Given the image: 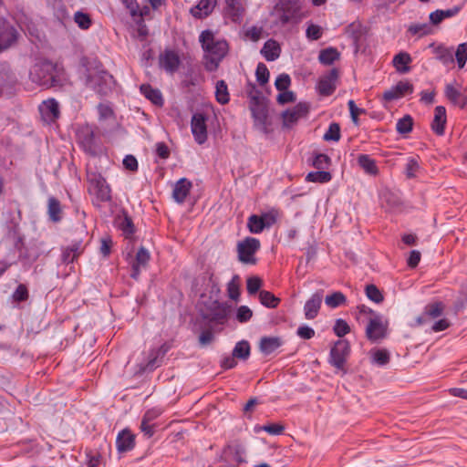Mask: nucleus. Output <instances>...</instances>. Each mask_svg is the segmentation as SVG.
Returning <instances> with one entry per match:
<instances>
[{"instance_id": "1", "label": "nucleus", "mask_w": 467, "mask_h": 467, "mask_svg": "<svg viewBox=\"0 0 467 467\" xmlns=\"http://www.w3.org/2000/svg\"><path fill=\"white\" fill-rule=\"evenodd\" d=\"M204 52V67L207 71H215L228 53V44L224 39L216 38L211 30H204L199 36Z\"/></svg>"}, {"instance_id": "2", "label": "nucleus", "mask_w": 467, "mask_h": 467, "mask_svg": "<svg viewBox=\"0 0 467 467\" xmlns=\"http://www.w3.org/2000/svg\"><path fill=\"white\" fill-rule=\"evenodd\" d=\"M273 16H275L277 25L285 26L298 24L306 14L303 12L299 0H279L274 7Z\"/></svg>"}, {"instance_id": "3", "label": "nucleus", "mask_w": 467, "mask_h": 467, "mask_svg": "<svg viewBox=\"0 0 467 467\" xmlns=\"http://www.w3.org/2000/svg\"><path fill=\"white\" fill-rule=\"evenodd\" d=\"M87 178L88 192L95 196L97 202H106L111 200L110 187L100 173L88 171Z\"/></svg>"}, {"instance_id": "4", "label": "nucleus", "mask_w": 467, "mask_h": 467, "mask_svg": "<svg viewBox=\"0 0 467 467\" xmlns=\"http://www.w3.org/2000/svg\"><path fill=\"white\" fill-rule=\"evenodd\" d=\"M87 86L100 95H106L113 85V77L104 70H94L87 77Z\"/></svg>"}, {"instance_id": "5", "label": "nucleus", "mask_w": 467, "mask_h": 467, "mask_svg": "<svg viewBox=\"0 0 467 467\" xmlns=\"http://www.w3.org/2000/svg\"><path fill=\"white\" fill-rule=\"evenodd\" d=\"M261 247L260 241L254 237H246L237 244L238 259L245 265H255V254Z\"/></svg>"}, {"instance_id": "6", "label": "nucleus", "mask_w": 467, "mask_h": 467, "mask_svg": "<svg viewBox=\"0 0 467 467\" xmlns=\"http://www.w3.org/2000/svg\"><path fill=\"white\" fill-rule=\"evenodd\" d=\"M76 139L78 145L88 154L97 153V140L95 130L88 124L81 125L77 129Z\"/></svg>"}, {"instance_id": "7", "label": "nucleus", "mask_w": 467, "mask_h": 467, "mask_svg": "<svg viewBox=\"0 0 467 467\" xmlns=\"http://www.w3.org/2000/svg\"><path fill=\"white\" fill-rule=\"evenodd\" d=\"M388 322L383 319L381 315H372L368 317V323L366 327V336L368 340L376 342L386 337Z\"/></svg>"}, {"instance_id": "8", "label": "nucleus", "mask_w": 467, "mask_h": 467, "mask_svg": "<svg viewBox=\"0 0 467 467\" xmlns=\"http://www.w3.org/2000/svg\"><path fill=\"white\" fill-rule=\"evenodd\" d=\"M350 353V346L347 340H337L330 350L329 362L337 369H344L345 363Z\"/></svg>"}, {"instance_id": "9", "label": "nucleus", "mask_w": 467, "mask_h": 467, "mask_svg": "<svg viewBox=\"0 0 467 467\" xmlns=\"http://www.w3.org/2000/svg\"><path fill=\"white\" fill-rule=\"evenodd\" d=\"M444 95L451 104L460 109H464L467 106L466 90L456 81L446 84Z\"/></svg>"}, {"instance_id": "10", "label": "nucleus", "mask_w": 467, "mask_h": 467, "mask_svg": "<svg viewBox=\"0 0 467 467\" xmlns=\"http://www.w3.org/2000/svg\"><path fill=\"white\" fill-rule=\"evenodd\" d=\"M54 67L51 63H42L36 65L30 75L32 80L41 86H51L55 82L53 76Z\"/></svg>"}, {"instance_id": "11", "label": "nucleus", "mask_w": 467, "mask_h": 467, "mask_svg": "<svg viewBox=\"0 0 467 467\" xmlns=\"http://www.w3.org/2000/svg\"><path fill=\"white\" fill-rule=\"evenodd\" d=\"M17 36L16 29L5 19L0 18V52L11 47L17 40Z\"/></svg>"}, {"instance_id": "12", "label": "nucleus", "mask_w": 467, "mask_h": 467, "mask_svg": "<svg viewBox=\"0 0 467 467\" xmlns=\"http://www.w3.org/2000/svg\"><path fill=\"white\" fill-rule=\"evenodd\" d=\"M38 110L43 121L48 124L55 122L60 115L59 104L55 99L44 100L38 106Z\"/></svg>"}, {"instance_id": "13", "label": "nucleus", "mask_w": 467, "mask_h": 467, "mask_svg": "<svg viewBox=\"0 0 467 467\" xmlns=\"http://www.w3.org/2000/svg\"><path fill=\"white\" fill-rule=\"evenodd\" d=\"M191 130L194 140L198 144H203L207 140L206 118L203 114L196 113L192 116Z\"/></svg>"}, {"instance_id": "14", "label": "nucleus", "mask_w": 467, "mask_h": 467, "mask_svg": "<svg viewBox=\"0 0 467 467\" xmlns=\"http://www.w3.org/2000/svg\"><path fill=\"white\" fill-rule=\"evenodd\" d=\"M338 70L332 68L328 73L322 76L317 83V90L322 96H330L337 88Z\"/></svg>"}, {"instance_id": "15", "label": "nucleus", "mask_w": 467, "mask_h": 467, "mask_svg": "<svg viewBox=\"0 0 467 467\" xmlns=\"http://www.w3.org/2000/svg\"><path fill=\"white\" fill-rule=\"evenodd\" d=\"M412 92L413 85L409 81H400L383 93V99L387 101H392Z\"/></svg>"}, {"instance_id": "16", "label": "nucleus", "mask_w": 467, "mask_h": 467, "mask_svg": "<svg viewBox=\"0 0 467 467\" xmlns=\"http://www.w3.org/2000/svg\"><path fill=\"white\" fill-rule=\"evenodd\" d=\"M308 106L306 103H298L290 109L283 113V121L285 126H290L296 123L301 118H304L308 113Z\"/></svg>"}, {"instance_id": "17", "label": "nucleus", "mask_w": 467, "mask_h": 467, "mask_svg": "<svg viewBox=\"0 0 467 467\" xmlns=\"http://www.w3.org/2000/svg\"><path fill=\"white\" fill-rule=\"evenodd\" d=\"M181 64L179 55L173 50H165L160 56V65L168 73L173 74Z\"/></svg>"}, {"instance_id": "18", "label": "nucleus", "mask_w": 467, "mask_h": 467, "mask_svg": "<svg viewBox=\"0 0 467 467\" xmlns=\"http://www.w3.org/2000/svg\"><path fill=\"white\" fill-rule=\"evenodd\" d=\"M135 446V436L128 429L119 432L116 438V447L119 452H127Z\"/></svg>"}, {"instance_id": "19", "label": "nucleus", "mask_w": 467, "mask_h": 467, "mask_svg": "<svg viewBox=\"0 0 467 467\" xmlns=\"http://www.w3.org/2000/svg\"><path fill=\"white\" fill-rule=\"evenodd\" d=\"M322 299V292H317L306 302L304 306V314L306 319H314L318 315Z\"/></svg>"}, {"instance_id": "20", "label": "nucleus", "mask_w": 467, "mask_h": 467, "mask_svg": "<svg viewBox=\"0 0 467 467\" xmlns=\"http://www.w3.org/2000/svg\"><path fill=\"white\" fill-rule=\"evenodd\" d=\"M447 122L446 109L443 106H437L434 109V117L431 122V130L438 136H442Z\"/></svg>"}, {"instance_id": "21", "label": "nucleus", "mask_w": 467, "mask_h": 467, "mask_svg": "<svg viewBox=\"0 0 467 467\" xmlns=\"http://www.w3.org/2000/svg\"><path fill=\"white\" fill-rule=\"evenodd\" d=\"M150 253L144 247H140L138 250V252L136 254L135 261L132 264V271L130 274V276L132 278L138 279V277L140 274V269L144 268L148 265V263L150 261Z\"/></svg>"}, {"instance_id": "22", "label": "nucleus", "mask_w": 467, "mask_h": 467, "mask_svg": "<svg viewBox=\"0 0 467 467\" xmlns=\"http://www.w3.org/2000/svg\"><path fill=\"white\" fill-rule=\"evenodd\" d=\"M192 189V182L185 178L180 179L174 185L172 197L178 203H182Z\"/></svg>"}, {"instance_id": "23", "label": "nucleus", "mask_w": 467, "mask_h": 467, "mask_svg": "<svg viewBox=\"0 0 467 467\" xmlns=\"http://www.w3.org/2000/svg\"><path fill=\"white\" fill-rule=\"evenodd\" d=\"M83 252L84 246L82 242H74L63 249L62 261L65 264L73 263Z\"/></svg>"}, {"instance_id": "24", "label": "nucleus", "mask_w": 467, "mask_h": 467, "mask_svg": "<svg viewBox=\"0 0 467 467\" xmlns=\"http://www.w3.org/2000/svg\"><path fill=\"white\" fill-rule=\"evenodd\" d=\"M216 3L217 0H200L198 5L191 9V14L196 18H204L212 14Z\"/></svg>"}, {"instance_id": "25", "label": "nucleus", "mask_w": 467, "mask_h": 467, "mask_svg": "<svg viewBox=\"0 0 467 467\" xmlns=\"http://www.w3.org/2000/svg\"><path fill=\"white\" fill-rule=\"evenodd\" d=\"M115 223L126 238L132 237L135 232V227L132 219L127 213L123 212L122 214L118 215L115 219Z\"/></svg>"}, {"instance_id": "26", "label": "nucleus", "mask_w": 467, "mask_h": 467, "mask_svg": "<svg viewBox=\"0 0 467 467\" xmlns=\"http://www.w3.org/2000/svg\"><path fill=\"white\" fill-rule=\"evenodd\" d=\"M261 54L267 61H275L280 57L281 47L277 41L269 39L264 44Z\"/></svg>"}, {"instance_id": "27", "label": "nucleus", "mask_w": 467, "mask_h": 467, "mask_svg": "<svg viewBox=\"0 0 467 467\" xmlns=\"http://www.w3.org/2000/svg\"><path fill=\"white\" fill-rule=\"evenodd\" d=\"M283 344L278 337H264L260 339L259 349L265 355H270L275 352Z\"/></svg>"}, {"instance_id": "28", "label": "nucleus", "mask_w": 467, "mask_h": 467, "mask_svg": "<svg viewBox=\"0 0 467 467\" xmlns=\"http://www.w3.org/2000/svg\"><path fill=\"white\" fill-rule=\"evenodd\" d=\"M229 314L228 306L223 304H216L211 310L209 320L213 323L223 325L227 321Z\"/></svg>"}, {"instance_id": "29", "label": "nucleus", "mask_w": 467, "mask_h": 467, "mask_svg": "<svg viewBox=\"0 0 467 467\" xmlns=\"http://www.w3.org/2000/svg\"><path fill=\"white\" fill-rule=\"evenodd\" d=\"M412 58L407 52H400L394 56L392 63L396 70L400 73H408L410 71L409 64H410Z\"/></svg>"}, {"instance_id": "30", "label": "nucleus", "mask_w": 467, "mask_h": 467, "mask_svg": "<svg viewBox=\"0 0 467 467\" xmlns=\"http://www.w3.org/2000/svg\"><path fill=\"white\" fill-rule=\"evenodd\" d=\"M225 12L232 18L233 21H237L241 18L244 8L241 0H225Z\"/></svg>"}, {"instance_id": "31", "label": "nucleus", "mask_w": 467, "mask_h": 467, "mask_svg": "<svg viewBox=\"0 0 467 467\" xmlns=\"http://www.w3.org/2000/svg\"><path fill=\"white\" fill-rule=\"evenodd\" d=\"M140 92L150 100L154 105L162 106L163 98L159 89L153 88L150 85L143 84L140 86Z\"/></svg>"}, {"instance_id": "32", "label": "nucleus", "mask_w": 467, "mask_h": 467, "mask_svg": "<svg viewBox=\"0 0 467 467\" xmlns=\"http://www.w3.org/2000/svg\"><path fill=\"white\" fill-rule=\"evenodd\" d=\"M358 163L364 171L369 175H377L379 172L375 160H373L369 155L360 154L358 157Z\"/></svg>"}, {"instance_id": "33", "label": "nucleus", "mask_w": 467, "mask_h": 467, "mask_svg": "<svg viewBox=\"0 0 467 467\" xmlns=\"http://www.w3.org/2000/svg\"><path fill=\"white\" fill-rule=\"evenodd\" d=\"M436 58L445 66L452 65L454 62L452 49L444 46H438L434 48Z\"/></svg>"}, {"instance_id": "34", "label": "nucleus", "mask_w": 467, "mask_h": 467, "mask_svg": "<svg viewBox=\"0 0 467 467\" xmlns=\"http://www.w3.org/2000/svg\"><path fill=\"white\" fill-rule=\"evenodd\" d=\"M339 52L333 47H328L320 51L318 59L323 65H332L336 60L339 58Z\"/></svg>"}, {"instance_id": "35", "label": "nucleus", "mask_w": 467, "mask_h": 467, "mask_svg": "<svg viewBox=\"0 0 467 467\" xmlns=\"http://www.w3.org/2000/svg\"><path fill=\"white\" fill-rule=\"evenodd\" d=\"M215 98L218 103L225 105L230 100L228 87L224 80H219L215 86Z\"/></svg>"}, {"instance_id": "36", "label": "nucleus", "mask_w": 467, "mask_h": 467, "mask_svg": "<svg viewBox=\"0 0 467 467\" xmlns=\"http://www.w3.org/2000/svg\"><path fill=\"white\" fill-rule=\"evenodd\" d=\"M413 119L410 115H405L403 118L398 119L396 123V130L401 135H407L412 130Z\"/></svg>"}, {"instance_id": "37", "label": "nucleus", "mask_w": 467, "mask_h": 467, "mask_svg": "<svg viewBox=\"0 0 467 467\" xmlns=\"http://www.w3.org/2000/svg\"><path fill=\"white\" fill-rule=\"evenodd\" d=\"M234 358L240 359H247L250 356V345L248 341L242 340L236 343L233 350Z\"/></svg>"}, {"instance_id": "38", "label": "nucleus", "mask_w": 467, "mask_h": 467, "mask_svg": "<svg viewBox=\"0 0 467 467\" xmlns=\"http://www.w3.org/2000/svg\"><path fill=\"white\" fill-rule=\"evenodd\" d=\"M260 216L265 228H270L277 222L278 218L281 216V212L277 208H271L267 212L263 213Z\"/></svg>"}, {"instance_id": "39", "label": "nucleus", "mask_w": 467, "mask_h": 467, "mask_svg": "<svg viewBox=\"0 0 467 467\" xmlns=\"http://www.w3.org/2000/svg\"><path fill=\"white\" fill-rule=\"evenodd\" d=\"M331 179H332L331 173L328 171H323V170H320L317 171H311L306 177V180L307 182H319V183L328 182L331 181Z\"/></svg>"}, {"instance_id": "40", "label": "nucleus", "mask_w": 467, "mask_h": 467, "mask_svg": "<svg viewBox=\"0 0 467 467\" xmlns=\"http://www.w3.org/2000/svg\"><path fill=\"white\" fill-rule=\"evenodd\" d=\"M247 227L252 234H260L265 228L261 216L256 214L248 217Z\"/></svg>"}, {"instance_id": "41", "label": "nucleus", "mask_w": 467, "mask_h": 467, "mask_svg": "<svg viewBox=\"0 0 467 467\" xmlns=\"http://www.w3.org/2000/svg\"><path fill=\"white\" fill-rule=\"evenodd\" d=\"M347 301V297L345 295L339 291L334 292L331 295H328L325 298V303L327 306L331 308H336L341 305H344Z\"/></svg>"}, {"instance_id": "42", "label": "nucleus", "mask_w": 467, "mask_h": 467, "mask_svg": "<svg viewBox=\"0 0 467 467\" xmlns=\"http://www.w3.org/2000/svg\"><path fill=\"white\" fill-rule=\"evenodd\" d=\"M48 215L53 222H59L61 220L60 203L54 197L48 199Z\"/></svg>"}, {"instance_id": "43", "label": "nucleus", "mask_w": 467, "mask_h": 467, "mask_svg": "<svg viewBox=\"0 0 467 467\" xmlns=\"http://www.w3.org/2000/svg\"><path fill=\"white\" fill-rule=\"evenodd\" d=\"M259 299L262 305L271 308L276 307L280 302V299L275 297L274 294L265 290L260 291Z\"/></svg>"}, {"instance_id": "44", "label": "nucleus", "mask_w": 467, "mask_h": 467, "mask_svg": "<svg viewBox=\"0 0 467 467\" xmlns=\"http://www.w3.org/2000/svg\"><path fill=\"white\" fill-rule=\"evenodd\" d=\"M408 32L411 36H418L420 37L427 36L431 34V26L424 23V24H412L409 26Z\"/></svg>"}, {"instance_id": "45", "label": "nucleus", "mask_w": 467, "mask_h": 467, "mask_svg": "<svg viewBox=\"0 0 467 467\" xmlns=\"http://www.w3.org/2000/svg\"><path fill=\"white\" fill-rule=\"evenodd\" d=\"M323 139L326 141H338L340 139V127L337 123L329 124L327 130L325 132Z\"/></svg>"}, {"instance_id": "46", "label": "nucleus", "mask_w": 467, "mask_h": 467, "mask_svg": "<svg viewBox=\"0 0 467 467\" xmlns=\"http://www.w3.org/2000/svg\"><path fill=\"white\" fill-rule=\"evenodd\" d=\"M74 21L84 30L88 29L92 24L89 15L81 11H77L74 14Z\"/></svg>"}, {"instance_id": "47", "label": "nucleus", "mask_w": 467, "mask_h": 467, "mask_svg": "<svg viewBox=\"0 0 467 467\" xmlns=\"http://www.w3.org/2000/svg\"><path fill=\"white\" fill-rule=\"evenodd\" d=\"M372 360L379 366H385L389 362V353L386 349H378L372 353Z\"/></svg>"}, {"instance_id": "48", "label": "nucleus", "mask_w": 467, "mask_h": 467, "mask_svg": "<svg viewBox=\"0 0 467 467\" xmlns=\"http://www.w3.org/2000/svg\"><path fill=\"white\" fill-rule=\"evenodd\" d=\"M255 76H256V80L257 82L261 85V86H264L265 84H266L269 80V71L266 67V66L264 64V63H259L256 67V70H255Z\"/></svg>"}, {"instance_id": "49", "label": "nucleus", "mask_w": 467, "mask_h": 467, "mask_svg": "<svg viewBox=\"0 0 467 467\" xmlns=\"http://www.w3.org/2000/svg\"><path fill=\"white\" fill-rule=\"evenodd\" d=\"M228 296L233 300H237L240 296L239 277L234 276L227 285Z\"/></svg>"}, {"instance_id": "50", "label": "nucleus", "mask_w": 467, "mask_h": 467, "mask_svg": "<svg viewBox=\"0 0 467 467\" xmlns=\"http://www.w3.org/2000/svg\"><path fill=\"white\" fill-rule=\"evenodd\" d=\"M455 57L460 68H462L465 66L467 61V43H462L458 46Z\"/></svg>"}, {"instance_id": "51", "label": "nucleus", "mask_w": 467, "mask_h": 467, "mask_svg": "<svg viewBox=\"0 0 467 467\" xmlns=\"http://www.w3.org/2000/svg\"><path fill=\"white\" fill-rule=\"evenodd\" d=\"M331 159L323 153H318L314 157L313 166L317 170H324L329 167Z\"/></svg>"}, {"instance_id": "52", "label": "nucleus", "mask_w": 467, "mask_h": 467, "mask_svg": "<svg viewBox=\"0 0 467 467\" xmlns=\"http://www.w3.org/2000/svg\"><path fill=\"white\" fill-rule=\"evenodd\" d=\"M419 170L420 163L418 159L414 157L409 158L405 167L406 176L408 178H414Z\"/></svg>"}, {"instance_id": "53", "label": "nucleus", "mask_w": 467, "mask_h": 467, "mask_svg": "<svg viewBox=\"0 0 467 467\" xmlns=\"http://www.w3.org/2000/svg\"><path fill=\"white\" fill-rule=\"evenodd\" d=\"M366 295L371 301L380 303L383 301V296L375 285H368L366 286Z\"/></svg>"}, {"instance_id": "54", "label": "nucleus", "mask_w": 467, "mask_h": 467, "mask_svg": "<svg viewBox=\"0 0 467 467\" xmlns=\"http://www.w3.org/2000/svg\"><path fill=\"white\" fill-rule=\"evenodd\" d=\"M333 330L338 337H342L350 331L348 324L341 318L336 320Z\"/></svg>"}, {"instance_id": "55", "label": "nucleus", "mask_w": 467, "mask_h": 467, "mask_svg": "<svg viewBox=\"0 0 467 467\" xmlns=\"http://www.w3.org/2000/svg\"><path fill=\"white\" fill-rule=\"evenodd\" d=\"M442 311L443 305L441 302L430 304L425 308V314L431 318L440 317L442 314Z\"/></svg>"}, {"instance_id": "56", "label": "nucleus", "mask_w": 467, "mask_h": 467, "mask_svg": "<svg viewBox=\"0 0 467 467\" xmlns=\"http://www.w3.org/2000/svg\"><path fill=\"white\" fill-rule=\"evenodd\" d=\"M290 84H291V78H290L289 75L285 74V73L280 74L275 81V86L276 89L279 91L286 90L289 88Z\"/></svg>"}, {"instance_id": "57", "label": "nucleus", "mask_w": 467, "mask_h": 467, "mask_svg": "<svg viewBox=\"0 0 467 467\" xmlns=\"http://www.w3.org/2000/svg\"><path fill=\"white\" fill-rule=\"evenodd\" d=\"M252 310L246 306H241L237 309L236 318L240 323H245L251 319Z\"/></svg>"}, {"instance_id": "58", "label": "nucleus", "mask_w": 467, "mask_h": 467, "mask_svg": "<svg viewBox=\"0 0 467 467\" xmlns=\"http://www.w3.org/2000/svg\"><path fill=\"white\" fill-rule=\"evenodd\" d=\"M13 298L16 302H23L28 298V290L26 286L20 284L13 294Z\"/></svg>"}, {"instance_id": "59", "label": "nucleus", "mask_w": 467, "mask_h": 467, "mask_svg": "<svg viewBox=\"0 0 467 467\" xmlns=\"http://www.w3.org/2000/svg\"><path fill=\"white\" fill-rule=\"evenodd\" d=\"M306 37L311 40H317L322 36V30L319 26L311 24L306 31Z\"/></svg>"}, {"instance_id": "60", "label": "nucleus", "mask_w": 467, "mask_h": 467, "mask_svg": "<svg viewBox=\"0 0 467 467\" xmlns=\"http://www.w3.org/2000/svg\"><path fill=\"white\" fill-rule=\"evenodd\" d=\"M262 285V281L259 277H250L246 282L247 292L251 295L255 294L259 291Z\"/></svg>"}, {"instance_id": "61", "label": "nucleus", "mask_w": 467, "mask_h": 467, "mask_svg": "<svg viewBox=\"0 0 467 467\" xmlns=\"http://www.w3.org/2000/svg\"><path fill=\"white\" fill-rule=\"evenodd\" d=\"M261 430L267 432L270 435H280L283 433L285 427L281 424L272 423L264 425L261 427Z\"/></svg>"}, {"instance_id": "62", "label": "nucleus", "mask_w": 467, "mask_h": 467, "mask_svg": "<svg viewBox=\"0 0 467 467\" xmlns=\"http://www.w3.org/2000/svg\"><path fill=\"white\" fill-rule=\"evenodd\" d=\"M162 413V410L161 408H152V409H150L148 410L143 417H142V420L147 421V422H151L153 423V421L161 415Z\"/></svg>"}, {"instance_id": "63", "label": "nucleus", "mask_w": 467, "mask_h": 467, "mask_svg": "<svg viewBox=\"0 0 467 467\" xmlns=\"http://www.w3.org/2000/svg\"><path fill=\"white\" fill-rule=\"evenodd\" d=\"M276 100L279 104L284 105L285 103L294 102L296 100V97L294 92L286 89L284 91H280L276 98Z\"/></svg>"}, {"instance_id": "64", "label": "nucleus", "mask_w": 467, "mask_h": 467, "mask_svg": "<svg viewBox=\"0 0 467 467\" xmlns=\"http://www.w3.org/2000/svg\"><path fill=\"white\" fill-rule=\"evenodd\" d=\"M348 109L350 112L352 121L355 124H358V116L360 114H362L364 112V110L362 109L358 108L357 105L355 104L354 100H349L348 102Z\"/></svg>"}]
</instances>
